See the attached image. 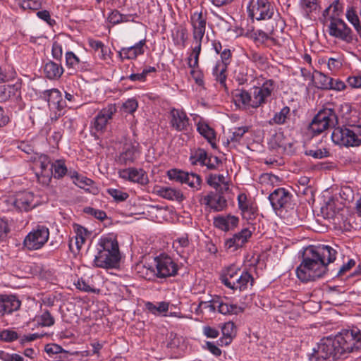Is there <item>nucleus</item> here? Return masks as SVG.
<instances>
[{"mask_svg": "<svg viewBox=\"0 0 361 361\" xmlns=\"http://www.w3.org/2000/svg\"><path fill=\"white\" fill-rule=\"evenodd\" d=\"M241 272L240 268L235 264H231L226 267L223 271L220 276L221 282L224 286H230L231 281L233 280L238 275H240Z\"/></svg>", "mask_w": 361, "mask_h": 361, "instance_id": "nucleus-32", "label": "nucleus"}, {"mask_svg": "<svg viewBox=\"0 0 361 361\" xmlns=\"http://www.w3.org/2000/svg\"><path fill=\"white\" fill-rule=\"evenodd\" d=\"M192 25V42H202L206 30L207 18L202 11H194L190 17Z\"/></svg>", "mask_w": 361, "mask_h": 361, "instance_id": "nucleus-18", "label": "nucleus"}, {"mask_svg": "<svg viewBox=\"0 0 361 361\" xmlns=\"http://www.w3.org/2000/svg\"><path fill=\"white\" fill-rule=\"evenodd\" d=\"M51 56L56 61L61 62L63 56V47L57 41L52 43Z\"/></svg>", "mask_w": 361, "mask_h": 361, "instance_id": "nucleus-58", "label": "nucleus"}, {"mask_svg": "<svg viewBox=\"0 0 361 361\" xmlns=\"http://www.w3.org/2000/svg\"><path fill=\"white\" fill-rule=\"evenodd\" d=\"M18 339V334L12 329H4L0 332V340L10 343Z\"/></svg>", "mask_w": 361, "mask_h": 361, "instance_id": "nucleus-54", "label": "nucleus"}, {"mask_svg": "<svg viewBox=\"0 0 361 361\" xmlns=\"http://www.w3.org/2000/svg\"><path fill=\"white\" fill-rule=\"evenodd\" d=\"M208 159V153L202 148H198L192 151L190 154L189 160L192 165L203 166L205 160Z\"/></svg>", "mask_w": 361, "mask_h": 361, "instance_id": "nucleus-41", "label": "nucleus"}, {"mask_svg": "<svg viewBox=\"0 0 361 361\" xmlns=\"http://www.w3.org/2000/svg\"><path fill=\"white\" fill-rule=\"evenodd\" d=\"M338 124V116L333 109L320 110L309 124L308 130L312 135H318L329 128H335Z\"/></svg>", "mask_w": 361, "mask_h": 361, "instance_id": "nucleus-7", "label": "nucleus"}, {"mask_svg": "<svg viewBox=\"0 0 361 361\" xmlns=\"http://www.w3.org/2000/svg\"><path fill=\"white\" fill-rule=\"evenodd\" d=\"M185 174V171L177 169H170L167 172L169 180H174L181 184H183Z\"/></svg>", "mask_w": 361, "mask_h": 361, "instance_id": "nucleus-53", "label": "nucleus"}, {"mask_svg": "<svg viewBox=\"0 0 361 361\" xmlns=\"http://www.w3.org/2000/svg\"><path fill=\"white\" fill-rule=\"evenodd\" d=\"M238 222V217L231 214L219 215L214 218V226L225 232L233 230L237 227Z\"/></svg>", "mask_w": 361, "mask_h": 361, "instance_id": "nucleus-25", "label": "nucleus"}, {"mask_svg": "<svg viewBox=\"0 0 361 361\" xmlns=\"http://www.w3.org/2000/svg\"><path fill=\"white\" fill-rule=\"evenodd\" d=\"M329 21L328 33L331 37L348 44L352 43L355 39L357 40L353 30L343 20L335 16H329Z\"/></svg>", "mask_w": 361, "mask_h": 361, "instance_id": "nucleus-11", "label": "nucleus"}, {"mask_svg": "<svg viewBox=\"0 0 361 361\" xmlns=\"http://www.w3.org/2000/svg\"><path fill=\"white\" fill-rule=\"evenodd\" d=\"M36 15L39 19L46 22L51 27L56 25V20L51 18L50 13L47 10L39 11Z\"/></svg>", "mask_w": 361, "mask_h": 361, "instance_id": "nucleus-61", "label": "nucleus"}, {"mask_svg": "<svg viewBox=\"0 0 361 361\" xmlns=\"http://www.w3.org/2000/svg\"><path fill=\"white\" fill-rule=\"evenodd\" d=\"M337 251L329 245H310L304 250L302 262L296 269V275L304 283L322 278L327 266L336 260Z\"/></svg>", "mask_w": 361, "mask_h": 361, "instance_id": "nucleus-1", "label": "nucleus"}, {"mask_svg": "<svg viewBox=\"0 0 361 361\" xmlns=\"http://www.w3.org/2000/svg\"><path fill=\"white\" fill-rule=\"evenodd\" d=\"M51 162L50 157L46 154H42L39 157L38 161L36 163L37 166H39L40 169L39 172H37V176L38 179L40 177L45 178V181L49 183L51 180Z\"/></svg>", "mask_w": 361, "mask_h": 361, "instance_id": "nucleus-31", "label": "nucleus"}, {"mask_svg": "<svg viewBox=\"0 0 361 361\" xmlns=\"http://www.w3.org/2000/svg\"><path fill=\"white\" fill-rule=\"evenodd\" d=\"M238 207L242 212L243 218L252 219L255 217L257 209L252 202L249 200L245 193H240L238 195Z\"/></svg>", "mask_w": 361, "mask_h": 361, "instance_id": "nucleus-26", "label": "nucleus"}, {"mask_svg": "<svg viewBox=\"0 0 361 361\" xmlns=\"http://www.w3.org/2000/svg\"><path fill=\"white\" fill-rule=\"evenodd\" d=\"M49 238V229L44 225H37L25 236L24 246L29 250L42 248Z\"/></svg>", "mask_w": 361, "mask_h": 361, "instance_id": "nucleus-12", "label": "nucleus"}, {"mask_svg": "<svg viewBox=\"0 0 361 361\" xmlns=\"http://www.w3.org/2000/svg\"><path fill=\"white\" fill-rule=\"evenodd\" d=\"M274 89L273 80H265L262 86H255L248 92L243 89H236L232 92V99L238 109L250 110L257 109L265 104Z\"/></svg>", "mask_w": 361, "mask_h": 361, "instance_id": "nucleus-3", "label": "nucleus"}, {"mask_svg": "<svg viewBox=\"0 0 361 361\" xmlns=\"http://www.w3.org/2000/svg\"><path fill=\"white\" fill-rule=\"evenodd\" d=\"M252 231L249 228H243L240 232L233 234L231 237L225 239L224 243V250L229 253H233L242 248L251 238Z\"/></svg>", "mask_w": 361, "mask_h": 361, "instance_id": "nucleus-17", "label": "nucleus"}, {"mask_svg": "<svg viewBox=\"0 0 361 361\" xmlns=\"http://www.w3.org/2000/svg\"><path fill=\"white\" fill-rule=\"evenodd\" d=\"M290 113L288 106L283 107L279 112H276L274 117L269 121L270 124L282 125L285 123Z\"/></svg>", "mask_w": 361, "mask_h": 361, "instance_id": "nucleus-45", "label": "nucleus"}, {"mask_svg": "<svg viewBox=\"0 0 361 361\" xmlns=\"http://www.w3.org/2000/svg\"><path fill=\"white\" fill-rule=\"evenodd\" d=\"M138 108V102L135 98H129L123 103L122 109L124 112L133 114Z\"/></svg>", "mask_w": 361, "mask_h": 361, "instance_id": "nucleus-50", "label": "nucleus"}, {"mask_svg": "<svg viewBox=\"0 0 361 361\" xmlns=\"http://www.w3.org/2000/svg\"><path fill=\"white\" fill-rule=\"evenodd\" d=\"M7 90L9 99L18 100L21 99V87L20 82H16L13 85H8Z\"/></svg>", "mask_w": 361, "mask_h": 361, "instance_id": "nucleus-49", "label": "nucleus"}, {"mask_svg": "<svg viewBox=\"0 0 361 361\" xmlns=\"http://www.w3.org/2000/svg\"><path fill=\"white\" fill-rule=\"evenodd\" d=\"M146 310L151 314L159 316H166V313L169 310V303L165 301L159 302L157 304H154L152 302H147L145 304Z\"/></svg>", "mask_w": 361, "mask_h": 361, "instance_id": "nucleus-33", "label": "nucleus"}, {"mask_svg": "<svg viewBox=\"0 0 361 361\" xmlns=\"http://www.w3.org/2000/svg\"><path fill=\"white\" fill-rule=\"evenodd\" d=\"M343 9V6L339 1V0H335L328 8L324 11L323 16L327 18V20H329V16H335V18H338V16L342 13Z\"/></svg>", "mask_w": 361, "mask_h": 361, "instance_id": "nucleus-42", "label": "nucleus"}, {"mask_svg": "<svg viewBox=\"0 0 361 361\" xmlns=\"http://www.w3.org/2000/svg\"><path fill=\"white\" fill-rule=\"evenodd\" d=\"M247 131L248 127L246 126L240 127L235 129L230 137L231 141L233 142H240L245 133Z\"/></svg>", "mask_w": 361, "mask_h": 361, "instance_id": "nucleus-59", "label": "nucleus"}, {"mask_svg": "<svg viewBox=\"0 0 361 361\" xmlns=\"http://www.w3.org/2000/svg\"><path fill=\"white\" fill-rule=\"evenodd\" d=\"M219 54L221 60L217 61L216 62L221 63L228 66L231 63L232 59V53L231 49H224Z\"/></svg>", "mask_w": 361, "mask_h": 361, "instance_id": "nucleus-63", "label": "nucleus"}, {"mask_svg": "<svg viewBox=\"0 0 361 361\" xmlns=\"http://www.w3.org/2000/svg\"><path fill=\"white\" fill-rule=\"evenodd\" d=\"M221 331L224 336L231 339L235 333L234 323L231 322L225 323L221 328Z\"/></svg>", "mask_w": 361, "mask_h": 361, "instance_id": "nucleus-62", "label": "nucleus"}, {"mask_svg": "<svg viewBox=\"0 0 361 361\" xmlns=\"http://www.w3.org/2000/svg\"><path fill=\"white\" fill-rule=\"evenodd\" d=\"M141 155V147L138 142H126L116 158L118 164L128 166L135 162Z\"/></svg>", "mask_w": 361, "mask_h": 361, "instance_id": "nucleus-13", "label": "nucleus"}, {"mask_svg": "<svg viewBox=\"0 0 361 361\" xmlns=\"http://www.w3.org/2000/svg\"><path fill=\"white\" fill-rule=\"evenodd\" d=\"M300 6L303 12L307 16L309 13L317 10L318 0H301Z\"/></svg>", "mask_w": 361, "mask_h": 361, "instance_id": "nucleus-52", "label": "nucleus"}, {"mask_svg": "<svg viewBox=\"0 0 361 361\" xmlns=\"http://www.w3.org/2000/svg\"><path fill=\"white\" fill-rule=\"evenodd\" d=\"M331 78L319 71H314L312 74L311 82L318 89L328 90L331 87Z\"/></svg>", "mask_w": 361, "mask_h": 361, "instance_id": "nucleus-34", "label": "nucleus"}, {"mask_svg": "<svg viewBox=\"0 0 361 361\" xmlns=\"http://www.w3.org/2000/svg\"><path fill=\"white\" fill-rule=\"evenodd\" d=\"M135 269L140 277L154 281L157 278L163 279L176 276L178 266L170 256L162 253L144 264H137Z\"/></svg>", "mask_w": 361, "mask_h": 361, "instance_id": "nucleus-2", "label": "nucleus"}, {"mask_svg": "<svg viewBox=\"0 0 361 361\" xmlns=\"http://www.w3.org/2000/svg\"><path fill=\"white\" fill-rule=\"evenodd\" d=\"M331 137L335 145L358 147L361 145V126L348 125L335 127Z\"/></svg>", "mask_w": 361, "mask_h": 361, "instance_id": "nucleus-6", "label": "nucleus"}, {"mask_svg": "<svg viewBox=\"0 0 361 361\" xmlns=\"http://www.w3.org/2000/svg\"><path fill=\"white\" fill-rule=\"evenodd\" d=\"M274 32V26L271 28H267V32H264L261 29L252 30L247 32V37L252 39L255 44H267L268 42H271V45H278V40L273 37Z\"/></svg>", "mask_w": 361, "mask_h": 361, "instance_id": "nucleus-21", "label": "nucleus"}, {"mask_svg": "<svg viewBox=\"0 0 361 361\" xmlns=\"http://www.w3.org/2000/svg\"><path fill=\"white\" fill-rule=\"evenodd\" d=\"M83 211L85 214L91 215L101 221L104 220L107 217L105 212L93 207H86L84 208Z\"/></svg>", "mask_w": 361, "mask_h": 361, "instance_id": "nucleus-57", "label": "nucleus"}, {"mask_svg": "<svg viewBox=\"0 0 361 361\" xmlns=\"http://www.w3.org/2000/svg\"><path fill=\"white\" fill-rule=\"evenodd\" d=\"M116 112V107L114 104H109L102 109L92 122V128L97 132H103Z\"/></svg>", "mask_w": 361, "mask_h": 361, "instance_id": "nucleus-19", "label": "nucleus"}, {"mask_svg": "<svg viewBox=\"0 0 361 361\" xmlns=\"http://www.w3.org/2000/svg\"><path fill=\"white\" fill-rule=\"evenodd\" d=\"M43 71L45 77L49 80H59L64 72L61 63H56L51 60L47 61L43 66Z\"/></svg>", "mask_w": 361, "mask_h": 361, "instance_id": "nucleus-30", "label": "nucleus"}, {"mask_svg": "<svg viewBox=\"0 0 361 361\" xmlns=\"http://www.w3.org/2000/svg\"><path fill=\"white\" fill-rule=\"evenodd\" d=\"M16 2L23 10L37 11L42 7L40 0H16Z\"/></svg>", "mask_w": 361, "mask_h": 361, "instance_id": "nucleus-46", "label": "nucleus"}, {"mask_svg": "<svg viewBox=\"0 0 361 361\" xmlns=\"http://www.w3.org/2000/svg\"><path fill=\"white\" fill-rule=\"evenodd\" d=\"M35 321L38 326L50 327L55 323V319L48 310H44L40 314L36 315Z\"/></svg>", "mask_w": 361, "mask_h": 361, "instance_id": "nucleus-39", "label": "nucleus"}, {"mask_svg": "<svg viewBox=\"0 0 361 361\" xmlns=\"http://www.w3.org/2000/svg\"><path fill=\"white\" fill-rule=\"evenodd\" d=\"M197 130L211 144L216 139L214 130L210 126H209L208 124L205 123L199 122L197 125Z\"/></svg>", "mask_w": 361, "mask_h": 361, "instance_id": "nucleus-43", "label": "nucleus"}, {"mask_svg": "<svg viewBox=\"0 0 361 361\" xmlns=\"http://www.w3.org/2000/svg\"><path fill=\"white\" fill-rule=\"evenodd\" d=\"M118 176L121 178L132 183L141 185H146L148 183V177L142 169L129 167L118 171Z\"/></svg>", "mask_w": 361, "mask_h": 361, "instance_id": "nucleus-20", "label": "nucleus"}, {"mask_svg": "<svg viewBox=\"0 0 361 361\" xmlns=\"http://www.w3.org/2000/svg\"><path fill=\"white\" fill-rule=\"evenodd\" d=\"M225 180V176L223 174L210 173L207 178V183L216 190H218L221 185L224 183Z\"/></svg>", "mask_w": 361, "mask_h": 361, "instance_id": "nucleus-48", "label": "nucleus"}, {"mask_svg": "<svg viewBox=\"0 0 361 361\" xmlns=\"http://www.w3.org/2000/svg\"><path fill=\"white\" fill-rule=\"evenodd\" d=\"M274 13V4L269 0H256L250 10V16L257 20H271Z\"/></svg>", "mask_w": 361, "mask_h": 361, "instance_id": "nucleus-14", "label": "nucleus"}, {"mask_svg": "<svg viewBox=\"0 0 361 361\" xmlns=\"http://www.w3.org/2000/svg\"><path fill=\"white\" fill-rule=\"evenodd\" d=\"M146 39H143L133 46L121 48L118 52L119 57L121 60L135 59L138 56L142 55L145 53L144 47L146 44Z\"/></svg>", "mask_w": 361, "mask_h": 361, "instance_id": "nucleus-23", "label": "nucleus"}, {"mask_svg": "<svg viewBox=\"0 0 361 361\" xmlns=\"http://www.w3.org/2000/svg\"><path fill=\"white\" fill-rule=\"evenodd\" d=\"M292 197L288 191L280 188L269 195V200L276 214L285 216L286 213L294 209L295 204L292 201Z\"/></svg>", "mask_w": 361, "mask_h": 361, "instance_id": "nucleus-10", "label": "nucleus"}, {"mask_svg": "<svg viewBox=\"0 0 361 361\" xmlns=\"http://www.w3.org/2000/svg\"><path fill=\"white\" fill-rule=\"evenodd\" d=\"M43 98L47 101L49 106L59 111L63 109L66 102L62 98L61 92L56 88L47 90L43 92Z\"/></svg>", "mask_w": 361, "mask_h": 361, "instance_id": "nucleus-27", "label": "nucleus"}, {"mask_svg": "<svg viewBox=\"0 0 361 361\" xmlns=\"http://www.w3.org/2000/svg\"><path fill=\"white\" fill-rule=\"evenodd\" d=\"M183 184H187L192 191H198L201 189L202 179L201 176L195 173L185 172Z\"/></svg>", "mask_w": 361, "mask_h": 361, "instance_id": "nucleus-36", "label": "nucleus"}, {"mask_svg": "<svg viewBox=\"0 0 361 361\" xmlns=\"http://www.w3.org/2000/svg\"><path fill=\"white\" fill-rule=\"evenodd\" d=\"M87 235V231L85 228L82 227L78 228L75 237V243L77 246L78 250H80L82 245L85 243Z\"/></svg>", "mask_w": 361, "mask_h": 361, "instance_id": "nucleus-56", "label": "nucleus"}, {"mask_svg": "<svg viewBox=\"0 0 361 361\" xmlns=\"http://www.w3.org/2000/svg\"><path fill=\"white\" fill-rule=\"evenodd\" d=\"M249 59L257 66H263L267 63L266 57L257 52H252Z\"/></svg>", "mask_w": 361, "mask_h": 361, "instance_id": "nucleus-64", "label": "nucleus"}, {"mask_svg": "<svg viewBox=\"0 0 361 361\" xmlns=\"http://www.w3.org/2000/svg\"><path fill=\"white\" fill-rule=\"evenodd\" d=\"M227 68L228 66L221 63L216 62L212 68V75L219 84L226 87V81L227 78Z\"/></svg>", "mask_w": 361, "mask_h": 361, "instance_id": "nucleus-37", "label": "nucleus"}, {"mask_svg": "<svg viewBox=\"0 0 361 361\" xmlns=\"http://www.w3.org/2000/svg\"><path fill=\"white\" fill-rule=\"evenodd\" d=\"M21 305L20 301L14 295L0 294V314H9L18 310Z\"/></svg>", "mask_w": 361, "mask_h": 361, "instance_id": "nucleus-24", "label": "nucleus"}, {"mask_svg": "<svg viewBox=\"0 0 361 361\" xmlns=\"http://www.w3.org/2000/svg\"><path fill=\"white\" fill-rule=\"evenodd\" d=\"M67 173L68 169L64 160L57 159L51 164V177L53 176L56 179H61Z\"/></svg>", "mask_w": 361, "mask_h": 361, "instance_id": "nucleus-38", "label": "nucleus"}, {"mask_svg": "<svg viewBox=\"0 0 361 361\" xmlns=\"http://www.w3.org/2000/svg\"><path fill=\"white\" fill-rule=\"evenodd\" d=\"M352 333L343 329L335 337H326L321 340L318 345L317 355L324 360L332 357L338 359L345 353L353 352L349 341L352 339Z\"/></svg>", "mask_w": 361, "mask_h": 361, "instance_id": "nucleus-5", "label": "nucleus"}, {"mask_svg": "<svg viewBox=\"0 0 361 361\" xmlns=\"http://www.w3.org/2000/svg\"><path fill=\"white\" fill-rule=\"evenodd\" d=\"M56 121V119L54 121L53 118L51 120V123H47L45 128L43 130H46V133H48V130L51 131L52 130V128L51 126L53 124V131L51 133L50 135H47V140L50 146L52 147H57L59 142L63 137V128L61 126H56L54 123Z\"/></svg>", "mask_w": 361, "mask_h": 361, "instance_id": "nucleus-28", "label": "nucleus"}, {"mask_svg": "<svg viewBox=\"0 0 361 361\" xmlns=\"http://www.w3.org/2000/svg\"><path fill=\"white\" fill-rule=\"evenodd\" d=\"M97 254L94 256V265L100 268H114L121 259L118 243L113 233L103 235L96 246Z\"/></svg>", "mask_w": 361, "mask_h": 361, "instance_id": "nucleus-4", "label": "nucleus"}, {"mask_svg": "<svg viewBox=\"0 0 361 361\" xmlns=\"http://www.w3.org/2000/svg\"><path fill=\"white\" fill-rule=\"evenodd\" d=\"M345 16L361 38V22L355 9L353 7L348 8L346 11Z\"/></svg>", "mask_w": 361, "mask_h": 361, "instance_id": "nucleus-44", "label": "nucleus"}, {"mask_svg": "<svg viewBox=\"0 0 361 361\" xmlns=\"http://www.w3.org/2000/svg\"><path fill=\"white\" fill-rule=\"evenodd\" d=\"M202 43L192 42V51L188 58V65L192 69H195L199 66V58L202 51Z\"/></svg>", "mask_w": 361, "mask_h": 361, "instance_id": "nucleus-35", "label": "nucleus"}, {"mask_svg": "<svg viewBox=\"0 0 361 361\" xmlns=\"http://www.w3.org/2000/svg\"><path fill=\"white\" fill-rule=\"evenodd\" d=\"M201 204L211 212H219L227 207V200L221 192L210 191L205 195H201L199 200Z\"/></svg>", "mask_w": 361, "mask_h": 361, "instance_id": "nucleus-16", "label": "nucleus"}, {"mask_svg": "<svg viewBox=\"0 0 361 361\" xmlns=\"http://www.w3.org/2000/svg\"><path fill=\"white\" fill-rule=\"evenodd\" d=\"M4 203L7 205L8 210L27 212L38 205L39 200L33 192L21 191L6 199Z\"/></svg>", "mask_w": 361, "mask_h": 361, "instance_id": "nucleus-8", "label": "nucleus"}, {"mask_svg": "<svg viewBox=\"0 0 361 361\" xmlns=\"http://www.w3.org/2000/svg\"><path fill=\"white\" fill-rule=\"evenodd\" d=\"M254 278L247 271H242L240 275L231 281L230 286H225L226 288L235 291H244L249 286H252Z\"/></svg>", "mask_w": 361, "mask_h": 361, "instance_id": "nucleus-22", "label": "nucleus"}, {"mask_svg": "<svg viewBox=\"0 0 361 361\" xmlns=\"http://www.w3.org/2000/svg\"><path fill=\"white\" fill-rule=\"evenodd\" d=\"M189 245L188 234L184 233L173 240V248L176 251L178 255L183 257L185 250L189 247Z\"/></svg>", "mask_w": 361, "mask_h": 361, "instance_id": "nucleus-40", "label": "nucleus"}, {"mask_svg": "<svg viewBox=\"0 0 361 361\" xmlns=\"http://www.w3.org/2000/svg\"><path fill=\"white\" fill-rule=\"evenodd\" d=\"M16 75V72L13 68L4 70L0 67V83H4L15 79Z\"/></svg>", "mask_w": 361, "mask_h": 361, "instance_id": "nucleus-55", "label": "nucleus"}, {"mask_svg": "<svg viewBox=\"0 0 361 361\" xmlns=\"http://www.w3.org/2000/svg\"><path fill=\"white\" fill-rule=\"evenodd\" d=\"M107 193L118 202H123L129 197V195L127 192L116 188H109Z\"/></svg>", "mask_w": 361, "mask_h": 361, "instance_id": "nucleus-51", "label": "nucleus"}, {"mask_svg": "<svg viewBox=\"0 0 361 361\" xmlns=\"http://www.w3.org/2000/svg\"><path fill=\"white\" fill-rule=\"evenodd\" d=\"M66 66L68 70L74 71H84L89 69V64L82 61L73 51L65 53Z\"/></svg>", "mask_w": 361, "mask_h": 361, "instance_id": "nucleus-29", "label": "nucleus"}, {"mask_svg": "<svg viewBox=\"0 0 361 361\" xmlns=\"http://www.w3.org/2000/svg\"><path fill=\"white\" fill-rule=\"evenodd\" d=\"M159 193L162 197L170 200L177 199L179 195V192L170 188H162Z\"/></svg>", "mask_w": 361, "mask_h": 361, "instance_id": "nucleus-60", "label": "nucleus"}, {"mask_svg": "<svg viewBox=\"0 0 361 361\" xmlns=\"http://www.w3.org/2000/svg\"><path fill=\"white\" fill-rule=\"evenodd\" d=\"M170 126L178 132H189L192 124L186 112L183 109L171 108L169 115Z\"/></svg>", "mask_w": 361, "mask_h": 361, "instance_id": "nucleus-15", "label": "nucleus"}, {"mask_svg": "<svg viewBox=\"0 0 361 361\" xmlns=\"http://www.w3.org/2000/svg\"><path fill=\"white\" fill-rule=\"evenodd\" d=\"M200 308L207 310L209 313H214L216 310L224 315L238 314L243 312V308L228 301L226 298L219 296L214 297L210 301H201Z\"/></svg>", "mask_w": 361, "mask_h": 361, "instance_id": "nucleus-9", "label": "nucleus"}, {"mask_svg": "<svg viewBox=\"0 0 361 361\" xmlns=\"http://www.w3.org/2000/svg\"><path fill=\"white\" fill-rule=\"evenodd\" d=\"M90 278L81 277L74 284L78 289L86 293H96V289L92 286Z\"/></svg>", "mask_w": 361, "mask_h": 361, "instance_id": "nucleus-47", "label": "nucleus"}]
</instances>
